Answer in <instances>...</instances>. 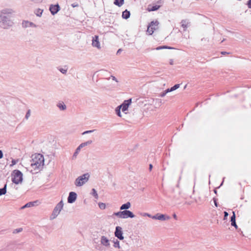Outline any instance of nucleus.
I'll list each match as a JSON object with an SVG mask.
<instances>
[{
    "mask_svg": "<svg viewBox=\"0 0 251 251\" xmlns=\"http://www.w3.org/2000/svg\"><path fill=\"white\" fill-rule=\"evenodd\" d=\"M115 236L120 240H123L124 237L123 236V233L122 231V228L121 227L117 226L116 227L115 231Z\"/></svg>",
    "mask_w": 251,
    "mask_h": 251,
    "instance_id": "nucleus-10",
    "label": "nucleus"
},
{
    "mask_svg": "<svg viewBox=\"0 0 251 251\" xmlns=\"http://www.w3.org/2000/svg\"><path fill=\"white\" fill-rule=\"evenodd\" d=\"M131 206V203L129 202H127L126 203L122 204L120 209L121 210H125L129 209Z\"/></svg>",
    "mask_w": 251,
    "mask_h": 251,
    "instance_id": "nucleus-16",
    "label": "nucleus"
},
{
    "mask_svg": "<svg viewBox=\"0 0 251 251\" xmlns=\"http://www.w3.org/2000/svg\"><path fill=\"white\" fill-rule=\"evenodd\" d=\"M121 108L119 107V106H118V107H117L115 109V112H116V113L117 114V115L119 116V117H121Z\"/></svg>",
    "mask_w": 251,
    "mask_h": 251,
    "instance_id": "nucleus-28",
    "label": "nucleus"
},
{
    "mask_svg": "<svg viewBox=\"0 0 251 251\" xmlns=\"http://www.w3.org/2000/svg\"><path fill=\"white\" fill-rule=\"evenodd\" d=\"M60 9L58 4L51 5L50 7V10L52 15L56 14Z\"/></svg>",
    "mask_w": 251,
    "mask_h": 251,
    "instance_id": "nucleus-13",
    "label": "nucleus"
},
{
    "mask_svg": "<svg viewBox=\"0 0 251 251\" xmlns=\"http://www.w3.org/2000/svg\"><path fill=\"white\" fill-rule=\"evenodd\" d=\"M160 8V5H155L153 6L149 5L148 8L149 11H154L158 10Z\"/></svg>",
    "mask_w": 251,
    "mask_h": 251,
    "instance_id": "nucleus-17",
    "label": "nucleus"
},
{
    "mask_svg": "<svg viewBox=\"0 0 251 251\" xmlns=\"http://www.w3.org/2000/svg\"><path fill=\"white\" fill-rule=\"evenodd\" d=\"M185 203L190 205L191 203L190 202H186Z\"/></svg>",
    "mask_w": 251,
    "mask_h": 251,
    "instance_id": "nucleus-54",
    "label": "nucleus"
},
{
    "mask_svg": "<svg viewBox=\"0 0 251 251\" xmlns=\"http://www.w3.org/2000/svg\"><path fill=\"white\" fill-rule=\"evenodd\" d=\"M232 213H233V215L231 217V219H230L231 225L232 226H233L236 228H237V225L236 224V222H235V218H236L235 214L234 211H233Z\"/></svg>",
    "mask_w": 251,
    "mask_h": 251,
    "instance_id": "nucleus-15",
    "label": "nucleus"
},
{
    "mask_svg": "<svg viewBox=\"0 0 251 251\" xmlns=\"http://www.w3.org/2000/svg\"><path fill=\"white\" fill-rule=\"evenodd\" d=\"M12 165H14V164H15L16 163V161L15 160H13L12 161Z\"/></svg>",
    "mask_w": 251,
    "mask_h": 251,
    "instance_id": "nucleus-52",
    "label": "nucleus"
},
{
    "mask_svg": "<svg viewBox=\"0 0 251 251\" xmlns=\"http://www.w3.org/2000/svg\"><path fill=\"white\" fill-rule=\"evenodd\" d=\"M63 206L64 203L63 201H61L56 204L53 209L51 216H50V220L54 219L57 217L61 210L63 209Z\"/></svg>",
    "mask_w": 251,
    "mask_h": 251,
    "instance_id": "nucleus-5",
    "label": "nucleus"
},
{
    "mask_svg": "<svg viewBox=\"0 0 251 251\" xmlns=\"http://www.w3.org/2000/svg\"><path fill=\"white\" fill-rule=\"evenodd\" d=\"M95 47L99 49L101 48L100 43L98 41V36L97 35H95Z\"/></svg>",
    "mask_w": 251,
    "mask_h": 251,
    "instance_id": "nucleus-26",
    "label": "nucleus"
},
{
    "mask_svg": "<svg viewBox=\"0 0 251 251\" xmlns=\"http://www.w3.org/2000/svg\"><path fill=\"white\" fill-rule=\"evenodd\" d=\"M228 214L227 212L225 211L224 212V219H226V218L228 216Z\"/></svg>",
    "mask_w": 251,
    "mask_h": 251,
    "instance_id": "nucleus-41",
    "label": "nucleus"
},
{
    "mask_svg": "<svg viewBox=\"0 0 251 251\" xmlns=\"http://www.w3.org/2000/svg\"><path fill=\"white\" fill-rule=\"evenodd\" d=\"M214 193H215V194H217V190H216V189H215V190H214Z\"/></svg>",
    "mask_w": 251,
    "mask_h": 251,
    "instance_id": "nucleus-55",
    "label": "nucleus"
},
{
    "mask_svg": "<svg viewBox=\"0 0 251 251\" xmlns=\"http://www.w3.org/2000/svg\"><path fill=\"white\" fill-rule=\"evenodd\" d=\"M130 15V12L127 10H126L123 12L122 17L123 19H127L129 18Z\"/></svg>",
    "mask_w": 251,
    "mask_h": 251,
    "instance_id": "nucleus-18",
    "label": "nucleus"
},
{
    "mask_svg": "<svg viewBox=\"0 0 251 251\" xmlns=\"http://www.w3.org/2000/svg\"><path fill=\"white\" fill-rule=\"evenodd\" d=\"M173 218H174L175 219H176V220H177V216H176V215L175 213L173 214Z\"/></svg>",
    "mask_w": 251,
    "mask_h": 251,
    "instance_id": "nucleus-46",
    "label": "nucleus"
},
{
    "mask_svg": "<svg viewBox=\"0 0 251 251\" xmlns=\"http://www.w3.org/2000/svg\"><path fill=\"white\" fill-rule=\"evenodd\" d=\"M158 25L159 22L157 21L151 22L148 26L147 32L148 33L149 35H152L154 31L158 28Z\"/></svg>",
    "mask_w": 251,
    "mask_h": 251,
    "instance_id": "nucleus-7",
    "label": "nucleus"
},
{
    "mask_svg": "<svg viewBox=\"0 0 251 251\" xmlns=\"http://www.w3.org/2000/svg\"><path fill=\"white\" fill-rule=\"evenodd\" d=\"M170 217L164 214L157 213L152 217V219L158 220L160 221H166L169 220Z\"/></svg>",
    "mask_w": 251,
    "mask_h": 251,
    "instance_id": "nucleus-9",
    "label": "nucleus"
},
{
    "mask_svg": "<svg viewBox=\"0 0 251 251\" xmlns=\"http://www.w3.org/2000/svg\"><path fill=\"white\" fill-rule=\"evenodd\" d=\"M76 193L74 192H71L69 193V196L67 199L68 202L69 203H73L76 201Z\"/></svg>",
    "mask_w": 251,
    "mask_h": 251,
    "instance_id": "nucleus-11",
    "label": "nucleus"
},
{
    "mask_svg": "<svg viewBox=\"0 0 251 251\" xmlns=\"http://www.w3.org/2000/svg\"><path fill=\"white\" fill-rule=\"evenodd\" d=\"M90 175L88 173L84 174L76 178L75 185L77 187H80L85 184L89 180Z\"/></svg>",
    "mask_w": 251,
    "mask_h": 251,
    "instance_id": "nucleus-3",
    "label": "nucleus"
},
{
    "mask_svg": "<svg viewBox=\"0 0 251 251\" xmlns=\"http://www.w3.org/2000/svg\"><path fill=\"white\" fill-rule=\"evenodd\" d=\"M92 143L93 141L92 140H90L84 143H81V144L79 145V146L82 149L85 147L90 145V144H92Z\"/></svg>",
    "mask_w": 251,
    "mask_h": 251,
    "instance_id": "nucleus-20",
    "label": "nucleus"
},
{
    "mask_svg": "<svg viewBox=\"0 0 251 251\" xmlns=\"http://www.w3.org/2000/svg\"><path fill=\"white\" fill-rule=\"evenodd\" d=\"M81 149V148L79 146H78L76 148V150H75V152H74V153L73 154V159H75L76 158L77 155H78V153L80 151Z\"/></svg>",
    "mask_w": 251,
    "mask_h": 251,
    "instance_id": "nucleus-22",
    "label": "nucleus"
},
{
    "mask_svg": "<svg viewBox=\"0 0 251 251\" xmlns=\"http://www.w3.org/2000/svg\"><path fill=\"white\" fill-rule=\"evenodd\" d=\"M7 185L5 184L2 188L0 189V196L4 195L6 193Z\"/></svg>",
    "mask_w": 251,
    "mask_h": 251,
    "instance_id": "nucleus-23",
    "label": "nucleus"
},
{
    "mask_svg": "<svg viewBox=\"0 0 251 251\" xmlns=\"http://www.w3.org/2000/svg\"><path fill=\"white\" fill-rule=\"evenodd\" d=\"M179 84H175L173 87L171 88V90H172V91H175L176 89H178L179 87Z\"/></svg>",
    "mask_w": 251,
    "mask_h": 251,
    "instance_id": "nucleus-32",
    "label": "nucleus"
},
{
    "mask_svg": "<svg viewBox=\"0 0 251 251\" xmlns=\"http://www.w3.org/2000/svg\"><path fill=\"white\" fill-rule=\"evenodd\" d=\"M165 91H166V93H169V92H172V90H171V88H168V89H166V90H165Z\"/></svg>",
    "mask_w": 251,
    "mask_h": 251,
    "instance_id": "nucleus-44",
    "label": "nucleus"
},
{
    "mask_svg": "<svg viewBox=\"0 0 251 251\" xmlns=\"http://www.w3.org/2000/svg\"><path fill=\"white\" fill-rule=\"evenodd\" d=\"M144 215V216H147L148 217H149L150 218H152V217L153 216H151V214H148V213H145Z\"/></svg>",
    "mask_w": 251,
    "mask_h": 251,
    "instance_id": "nucleus-42",
    "label": "nucleus"
},
{
    "mask_svg": "<svg viewBox=\"0 0 251 251\" xmlns=\"http://www.w3.org/2000/svg\"><path fill=\"white\" fill-rule=\"evenodd\" d=\"M181 26L184 28V30H186L188 26V22L186 20H182L181 22Z\"/></svg>",
    "mask_w": 251,
    "mask_h": 251,
    "instance_id": "nucleus-25",
    "label": "nucleus"
},
{
    "mask_svg": "<svg viewBox=\"0 0 251 251\" xmlns=\"http://www.w3.org/2000/svg\"><path fill=\"white\" fill-rule=\"evenodd\" d=\"M94 44H95V43H94V37H92V45L93 46H94Z\"/></svg>",
    "mask_w": 251,
    "mask_h": 251,
    "instance_id": "nucleus-48",
    "label": "nucleus"
},
{
    "mask_svg": "<svg viewBox=\"0 0 251 251\" xmlns=\"http://www.w3.org/2000/svg\"><path fill=\"white\" fill-rule=\"evenodd\" d=\"M94 131V130H87V131H84V132H83L82 133V135H85L86 134H88V133H92Z\"/></svg>",
    "mask_w": 251,
    "mask_h": 251,
    "instance_id": "nucleus-37",
    "label": "nucleus"
},
{
    "mask_svg": "<svg viewBox=\"0 0 251 251\" xmlns=\"http://www.w3.org/2000/svg\"><path fill=\"white\" fill-rule=\"evenodd\" d=\"M12 181L15 184L21 183L23 180V174L22 172L19 170H16L12 173Z\"/></svg>",
    "mask_w": 251,
    "mask_h": 251,
    "instance_id": "nucleus-6",
    "label": "nucleus"
},
{
    "mask_svg": "<svg viewBox=\"0 0 251 251\" xmlns=\"http://www.w3.org/2000/svg\"><path fill=\"white\" fill-rule=\"evenodd\" d=\"M95 199H96L98 197V194L96 191H95Z\"/></svg>",
    "mask_w": 251,
    "mask_h": 251,
    "instance_id": "nucleus-53",
    "label": "nucleus"
},
{
    "mask_svg": "<svg viewBox=\"0 0 251 251\" xmlns=\"http://www.w3.org/2000/svg\"><path fill=\"white\" fill-rule=\"evenodd\" d=\"M248 7L251 8V0H249L248 2Z\"/></svg>",
    "mask_w": 251,
    "mask_h": 251,
    "instance_id": "nucleus-43",
    "label": "nucleus"
},
{
    "mask_svg": "<svg viewBox=\"0 0 251 251\" xmlns=\"http://www.w3.org/2000/svg\"><path fill=\"white\" fill-rule=\"evenodd\" d=\"M166 94L167 93H166V91H164L160 94V96L161 97H164L166 95Z\"/></svg>",
    "mask_w": 251,
    "mask_h": 251,
    "instance_id": "nucleus-39",
    "label": "nucleus"
},
{
    "mask_svg": "<svg viewBox=\"0 0 251 251\" xmlns=\"http://www.w3.org/2000/svg\"><path fill=\"white\" fill-rule=\"evenodd\" d=\"M31 167L32 168L34 171H37L40 170L44 164V157L43 155L40 153L33 154L31 156ZM31 172L33 174L36 172H33V170H31Z\"/></svg>",
    "mask_w": 251,
    "mask_h": 251,
    "instance_id": "nucleus-2",
    "label": "nucleus"
},
{
    "mask_svg": "<svg viewBox=\"0 0 251 251\" xmlns=\"http://www.w3.org/2000/svg\"><path fill=\"white\" fill-rule=\"evenodd\" d=\"M101 243L106 247H108L110 245L109 240L104 236H102L101 238Z\"/></svg>",
    "mask_w": 251,
    "mask_h": 251,
    "instance_id": "nucleus-14",
    "label": "nucleus"
},
{
    "mask_svg": "<svg viewBox=\"0 0 251 251\" xmlns=\"http://www.w3.org/2000/svg\"><path fill=\"white\" fill-rule=\"evenodd\" d=\"M43 10H41L40 9H38L36 10L35 12V14L38 17H41L42 16V13H43Z\"/></svg>",
    "mask_w": 251,
    "mask_h": 251,
    "instance_id": "nucleus-29",
    "label": "nucleus"
},
{
    "mask_svg": "<svg viewBox=\"0 0 251 251\" xmlns=\"http://www.w3.org/2000/svg\"><path fill=\"white\" fill-rule=\"evenodd\" d=\"M101 71H102V72H105V71H104V70H101Z\"/></svg>",
    "mask_w": 251,
    "mask_h": 251,
    "instance_id": "nucleus-56",
    "label": "nucleus"
},
{
    "mask_svg": "<svg viewBox=\"0 0 251 251\" xmlns=\"http://www.w3.org/2000/svg\"><path fill=\"white\" fill-rule=\"evenodd\" d=\"M213 201H214V204L216 206V207H218V203H217V199L216 198H213Z\"/></svg>",
    "mask_w": 251,
    "mask_h": 251,
    "instance_id": "nucleus-40",
    "label": "nucleus"
},
{
    "mask_svg": "<svg viewBox=\"0 0 251 251\" xmlns=\"http://www.w3.org/2000/svg\"><path fill=\"white\" fill-rule=\"evenodd\" d=\"M22 230H23V229L22 228H17L14 230L13 233H19V232L22 231Z\"/></svg>",
    "mask_w": 251,
    "mask_h": 251,
    "instance_id": "nucleus-35",
    "label": "nucleus"
},
{
    "mask_svg": "<svg viewBox=\"0 0 251 251\" xmlns=\"http://www.w3.org/2000/svg\"><path fill=\"white\" fill-rule=\"evenodd\" d=\"M152 168V165L151 164H150V166H149V170H150V171H151Z\"/></svg>",
    "mask_w": 251,
    "mask_h": 251,
    "instance_id": "nucleus-50",
    "label": "nucleus"
},
{
    "mask_svg": "<svg viewBox=\"0 0 251 251\" xmlns=\"http://www.w3.org/2000/svg\"><path fill=\"white\" fill-rule=\"evenodd\" d=\"M57 106L61 110H65L66 109V106L63 102H60L58 103Z\"/></svg>",
    "mask_w": 251,
    "mask_h": 251,
    "instance_id": "nucleus-19",
    "label": "nucleus"
},
{
    "mask_svg": "<svg viewBox=\"0 0 251 251\" xmlns=\"http://www.w3.org/2000/svg\"><path fill=\"white\" fill-rule=\"evenodd\" d=\"M131 99L126 100L121 105H119V107L122 109L123 112H125L127 110L128 106L131 104Z\"/></svg>",
    "mask_w": 251,
    "mask_h": 251,
    "instance_id": "nucleus-12",
    "label": "nucleus"
},
{
    "mask_svg": "<svg viewBox=\"0 0 251 251\" xmlns=\"http://www.w3.org/2000/svg\"><path fill=\"white\" fill-rule=\"evenodd\" d=\"M113 215L122 219H126L128 218H133L135 217V215L129 210H124L115 212Z\"/></svg>",
    "mask_w": 251,
    "mask_h": 251,
    "instance_id": "nucleus-4",
    "label": "nucleus"
},
{
    "mask_svg": "<svg viewBox=\"0 0 251 251\" xmlns=\"http://www.w3.org/2000/svg\"><path fill=\"white\" fill-rule=\"evenodd\" d=\"M22 26L24 28L28 27L36 28L37 27V25H36L33 22L27 20H23L22 23Z\"/></svg>",
    "mask_w": 251,
    "mask_h": 251,
    "instance_id": "nucleus-8",
    "label": "nucleus"
},
{
    "mask_svg": "<svg viewBox=\"0 0 251 251\" xmlns=\"http://www.w3.org/2000/svg\"><path fill=\"white\" fill-rule=\"evenodd\" d=\"M3 157V153L2 151L0 150V159L2 158Z\"/></svg>",
    "mask_w": 251,
    "mask_h": 251,
    "instance_id": "nucleus-45",
    "label": "nucleus"
},
{
    "mask_svg": "<svg viewBox=\"0 0 251 251\" xmlns=\"http://www.w3.org/2000/svg\"><path fill=\"white\" fill-rule=\"evenodd\" d=\"M121 51H122V49H119L117 52V54H118L120 53Z\"/></svg>",
    "mask_w": 251,
    "mask_h": 251,
    "instance_id": "nucleus-49",
    "label": "nucleus"
},
{
    "mask_svg": "<svg viewBox=\"0 0 251 251\" xmlns=\"http://www.w3.org/2000/svg\"><path fill=\"white\" fill-rule=\"evenodd\" d=\"M110 78H111L113 80H114L116 82H118V80L117 79V78L113 75H111V77ZM110 79V77H109L108 78H107L108 80H109Z\"/></svg>",
    "mask_w": 251,
    "mask_h": 251,
    "instance_id": "nucleus-38",
    "label": "nucleus"
},
{
    "mask_svg": "<svg viewBox=\"0 0 251 251\" xmlns=\"http://www.w3.org/2000/svg\"><path fill=\"white\" fill-rule=\"evenodd\" d=\"M221 53H222V54H229V53H228V52H226V51H222V52H221Z\"/></svg>",
    "mask_w": 251,
    "mask_h": 251,
    "instance_id": "nucleus-51",
    "label": "nucleus"
},
{
    "mask_svg": "<svg viewBox=\"0 0 251 251\" xmlns=\"http://www.w3.org/2000/svg\"><path fill=\"white\" fill-rule=\"evenodd\" d=\"M30 1L33 3H41L43 0H29Z\"/></svg>",
    "mask_w": 251,
    "mask_h": 251,
    "instance_id": "nucleus-33",
    "label": "nucleus"
},
{
    "mask_svg": "<svg viewBox=\"0 0 251 251\" xmlns=\"http://www.w3.org/2000/svg\"><path fill=\"white\" fill-rule=\"evenodd\" d=\"M100 209H104L106 208V205L104 203L99 202L98 203Z\"/></svg>",
    "mask_w": 251,
    "mask_h": 251,
    "instance_id": "nucleus-30",
    "label": "nucleus"
},
{
    "mask_svg": "<svg viewBox=\"0 0 251 251\" xmlns=\"http://www.w3.org/2000/svg\"><path fill=\"white\" fill-rule=\"evenodd\" d=\"M124 0H115L114 3L120 7L124 4Z\"/></svg>",
    "mask_w": 251,
    "mask_h": 251,
    "instance_id": "nucleus-24",
    "label": "nucleus"
},
{
    "mask_svg": "<svg viewBox=\"0 0 251 251\" xmlns=\"http://www.w3.org/2000/svg\"><path fill=\"white\" fill-rule=\"evenodd\" d=\"M30 116V110H28L25 115V118L26 119H28Z\"/></svg>",
    "mask_w": 251,
    "mask_h": 251,
    "instance_id": "nucleus-34",
    "label": "nucleus"
},
{
    "mask_svg": "<svg viewBox=\"0 0 251 251\" xmlns=\"http://www.w3.org/2000/svg\"><path fill=\"white\" fill-rule=\"evenodd\" d=\"M162 49H171V48L168 47L167 46H160L156 48L157 50H159Z\"/></svg>",
    "mask_w": 251,
    "mask_h": 251,
    "instance_id": "nucleus-36",
    "label": "nucleus"
},
{
    "mask_svg": "<svg viewBox=\"0 0 251 251\" xmlns=\"http://www.w3.org/2000/svg\"><path fill=\"white\" fill-rule=\"evenodd\" d=\"M15 10L11 8H4L0 10V28L9 29L15 24Z\"/></svg>",
    "mask_w": 251,
    "mask_h": 251,
    "instance_id": "nucleus-1",
    "label": "nucleus"
},
{
    "mask_svg": "<svg viewBox=\"0 0 251 251\" xmlns=\"http://www.w3.org/2000/svg\"><path fill=\"white\" fill-rule=\"evenodd\" d=\"M58 70L63 74H66L67 71V68L66 66H65L64 68H59Z\"/></svg>",
    "mask_w": 251,
    "mask_h": 251,
    "instance_id": "nucleus-31",
    "label": "nucleus"
},
{
    "mask_svg": "<svg viewBox=\"0 0 251 251\" xmlns=\"http://www.w3.org/2000/svg\"><path fill=\"white\" fill-rule=\"evenodd\" d=\"M90 194L94 196V188H93L91 190V192L90 193Z\"/></svg>",
    "mask_w": 251,
    "mask_h": 251,
    "instance_id": "nucleus-47",
    "label": "nucleus"
},
{
    "mask_svg": "<svg viewBox=\"0 0 251 251\" xmlns=\"http://www.w3.org/2000/svg\"><path fill=\"white\" fill-rule=\"evenodd\" d=\"M35 203V201L29 202L27 203L26 204H25V205L21 207V209H23L25 208L32 207L34 205Z\"/></svg>",
    "mask_w": 251,
    "mask_h": 251,
    "instance_id": "nucleus-21",
    "label": "nucleus"
},
{
    "mask_svg": "<svg viewBox=\"0 0 251 251\" xmlns=\"http://www.w3.org/2000/svg\"><path fill=\"white\" fill-rule=\"evenodd\" d=\"M114 243V247L115 248H117L118 249H120L121 247L120 246V242L117 239H115L113 240Z\"/></svg>",
    "mask_w": 251,
    "mask_h": 251,
    "instance_id": "nucleus-27",
    "label": "nucleus"
}]
</instances>
